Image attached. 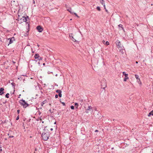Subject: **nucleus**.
Masks as SVG:
<instances>
[{
    "label": "nucleus",
    "mask_w": 153,
    "mask_h": 153,
    "mask_svg": "<svg viewBox=\"0 0 153 153\" xmlns=\"http://www.w3.org/2000/svg\"><path fill=\"white\" fill-rule=\"evenodd\" d=\"M88 111H89L91 112H92L93 110H92V107L91 106H88V108L86 109V111L85 112L86 113H88Z\"/></svg>",
    "instance_id": "nucleus-5"
},
{
    "label": "nucleus",
    "mask_w": 153,
    "mask_h": 153,
    "mask_svg": "<svg viewBox=\"0 0 153 153\" xmlns=\"http://www.w3.org/2000/svg\"><path fill=\"white\" fill-rule=\"evenodd\" d=\"M61 93L62 92H60V93H59V94H58V96L60 97H62V94H61Z\"/></svg>",
    "instance_id": "nucleus-26"
},
{
    "label": "nucleus",
    "mask_w": 153,
    "mask_h": 153,
    "mask_svg": "<svg viewBox=\"0 0 153 153\" xmlns=\"http://www.w3.org/2000/svg\"><path fill=\"white\" fill-rule=\"evenodd\" d=\"M98 130H95V132H98Z\"/></svg>",
    "instance_id": "nucleus-42"
},
{
    "label": "nucleus",
    "mask_w": 153,
    "mask_h": 153,
    "mask_svg": "<svg viewBox=\"0 0 153 153\" xmlns=\"http://www.w3.org/2000/svg\"><path fill=\"white\" fill-rule=\"evenodd\" d=\"M4 89L3 88H1L0 89V95H1L2 94H4Z\"/></svg>",
    "instance_id": "nucleus-10"
},
{
    "label": "nucleus",
    "mask_w": 153,
    "mask_h": 153,
    "mask_svg": "<svg viewBox=\"0 0 153 153\" xmlns=\"http://www.w3.org/2000/svg\"><path fill=\"white\" fill-rule=\"evenodd\" d=\"M26 23H28H28L27 22H26Z\"/></svg>",
    "instance_id": "nucleus-61"
},
{
    "label": "nucleus",
    "mask_w": 153,
    "mask_h": 153,
    "mask_svg": "<svg viewBox=\"0 0 153 153\" xmlns=\"http://www.w3.org/2000/svg\"><path fill=\"white\" fill-rule=\"evenodd\" d=\"M56 93H58L59 94V93H60V92H62V91L60 90H56Z\"/></svg>",
    "instance_id": "nucleus-21"
},
{
    "label": "nucleus",
    "mask_w": 153,
    "mask_h": 153,
    "mask_svg": "<svg viewBox=\"0 0 153 153\" xmlns=\"http://www.w3.org/2000/svg\"><path fill=\"white\" fill-rule=\"evenodd\" d=\"M20 112V110L19 109H18L17 110V113L18 114H19Z\"/></svg>",
    "instance_id": "nucleus-37"
},
{
    "label": "nucleus",
    "mask_w": 153,
    "mask_h": 153,
    "mask_svg": "<svg viewBox=\"0 0 153 153\" xmlns=\"http://www.w3.org/2000/svg\"><path fill=\"white\" fill-rule=\"evenodd\" d=\"M1 144V142H0V144Z\"/></svg>",
    "instance_id": "nucleus-64"
},
{
    "label": "nucleus",
    "mask_w": 153,
    "mask_h": 153,
    "mask_svg": "<svg viewBox=\"0 0 153 153\" xmlns=\"http://www.w3.org/2000/svg\"><path fill=\"white\" fill-rule=\"evenodd\" d=\"M67 10L69 12L71 10H72V9L71 8L69 7L67 9Z\"/></svg>",
    "instance_id": "nucleus-24"
},
{
    "label": "nucleus",
    "mask_w": 153,
    "mask_h": 153,
    "mask_svg": "<svg viewBox=\"0 0 153 153\" xmlns=\"http://www.w3.org/2000/svg\"><path fill=\"white\" fill-rule=\"evenodd\" d=\"M9 135V133H8V135Z\"/></svg>",
    "instance_id": "nucleus-58"
},
{
    "label": "nucleus",
    "mask_w": 153,
    "mask_h": 153,
    "mask_svg": "<svg viewBox=\"0 0 153 153\" xmlns=\"http://www.w3.org/2000/svg\"><path fill=\"white\" fill-rule=\"evenodd\" d=\"M36 29L39 32H41L43 30V28L40 25H39L36 27Z\"/></svg>",
    "instance_id": "nucleus-8"
},
{
    "label": "nucleus",
    "mask_w": 153,
    "mask_h": 153,
    "mask_svg": "<svg viewBox=\"0 0 153 153\" xmlns=\"http://www.w3.org/2000/svg\"><path fill=\"white\" fill-rule=\"evenodd\" d=\"M7 121L5 120L4 123H7Z\"/></svg>",
    "instance_id": "nucleus-41"
},
{
    "label": "nucleus",
    "mask_w": 153,
    "mask_h": 153,
    "mask_svg": "<svg viewBox=\"0 0 153 153\" xmlns=\"http://www.w3.org/2000/svg\"><path fill=\"white\" fill-rule=\"evenodd\" d=\"M116 43L120 52H121L122 54H123L124 53L123 51V46L121 45L120 42L118 40H117L116 42Z\"/></svg>",
    "instance_id": "nucleus-2"
},
{
    "label": "nucleus",
    "mask_w": 153,
    "mask_h": 153,
    "mask_svg": "<svg viewBox=\"0 0 153 153\" xmlns=\"http://www.w3.org/2000/svg\"><path fill=\"white\" fill-rule=\"evenodd\" d=\"M9 40V42L8 44V46L9 44L12 43L13 41L15 40V39L14 37H12L9 38L8 39V40Z\"/></svg>",
    "instance_id": "nucleus-6"
},
{
    "label": "nucleus",
    "mask_w": 153,
    "mask_h": 153,
    "mask_svg": "<svg viewBox=\"0 0 153 153\" xmlns=\"http://www.w3.org/2000/svg\"><path fill=\"white\" fill-rule=\"evenodd\" d=\"M66 6V8H67V6Z\"/></svg>",
    "instance_id": "nucleus-60"
},
{
    "label": "nucleus",
    "mask_w": 153,
    "mask_h": 153,
    "mask_svg": "<svg viewBox=\"0 0 153 153\" xmlns=\"http://www.w3.org/2000/svg\"><path fill=\"white\" fill-rule=\"evenodd\" d=\"M30 119L29 120V121H30Z\"/></svg>",
    "instance_id": "nucleus-55"
},
{
    "label": "nucleus",
    "mask_w": 153,
    "mask_h": 153,
    "mask_svg": "<svg viewBox=\"0 0 153 153\" xmlns=\"http://www.w3.org/2000/svg\"><path fill=\"white\" fill-rule=\"evenodd\" d=\"M21 20L23 22H26V21H27L26 17L24 16H22V20Z\"/></svg>",
    "instance_id": "nucleus-12"
},
{
    "label": "nucleus",
    "mask_w": 153,
    "mask_h": 153,
    "mask_svg": "<svg viewBox=\"0 0 153 153\" xmlns=\"http://www.w3.org/2000/svg\"><path fill=\"white\" fill-rule=\"evenodd\" d=\"M48 74H50V72L49 71H48Z\"/></svg>",
    "instance_id": "nucleus-52"
},
{
    "label": "nucleus",
    "mask_w": 153,
    "mask_h": 153,
    "mask_svg": "<svg viewBox=\"0 0 153 153\" xmlns=\"http://www.w3.org/2000/svg\"><path fill=\"white\" fill-rule=\"evenodd\" d=\"M49 112H50L51 113H53V111H52V110H51V109H50V110H49Z\"/></svg>",
    "instance_id": "nucleus-33"
},
{
    "label": "nucleus",
    "mask_w": 153,
    "mask_h": 153,
    "mask_svg": "<svg viewBox=\"0 0 153 153\" xmlns=\"http://www.w3.org/2000/svg\"><path fill=\"white\" fill-rule=\"evenodd\" d=\"M123 25H122L121 24H120L118 25V26L119 27H121L122 28V30H123L124 29H123Z\"/></svg>",
    "instance_id": "nucleus-18"
},
{
    "label": "nucleus",
    "mask_w": 153,
    "mask_h": 153,
    "mask_svg": "<svg viewBox=\"0 0 153 153\" xmlns=\"http://www.w3.org/2000/svg\"><path fill=\"white\" fill-rule=\"evenodd\" d=\"M42 123H44V122L43 121H42Z\"/></svg>",
    "instance_id": "nucleus-54"
},
{
    "label": "nucleus",
    "mask_w": 153,
    "mask_h": 153,
    "mask_svg": "<svg viewBox=\"0 0 153 153\" xmlns=\"http://www.w3.org/2000/svg\"><path fill=\"white\" fill-rule=\"evenodd\" d=\"M34 51H32V53H34Z\"/></svg>",
    "instance_id": "nucleus-57"
},
{
    "label": "nucleus",
    "mask_w": 153,
    "mask_h": 153,
    "mask_svg": "<svg viewBox=\"0 0 153 153\" xmlns=\"http://www.w3.org/2000/svg\"><path fill=\"white\" fill-rule=\"evenodd\" d=\"M151 115H153V110L150 112L148 115L149 117H150Z\"/></svg>",
    "instance_id": "nucleus-15"
},
{
    "label": "nucleus",
    "mask_w": 153,
    "mask_h": 153,
    "mask_svg": "<svg viewBox=\"0 0 153 153\" xmlns=\"http://www.w3.org/2000/svg\"><path fill=\"white\" fill-rule=\"evenodd\" d=\"M105 11L106 12H108V10L106 9L105 8Z\"/></svg>",
    "instance_id": "nucleus-48"
},
{
    "label": "nucleus",
    "mask_w": 153,
    "mask_h": 153,
    "mask_svg": "<svg viewBox=\"0 0 153 153\" xmlns=\"http://www.w3.org/2000/svg\"><path fill=\"white\" fill-rule=\"evenodd\" d=\"M50 130H51V131H52V130H53V128H51L50 129Z\"/></svg>",
    "instance_id": "nucleus-44"
},
{
    "label": "nucleus",
    "mask_w": 153,
    "mask_h": 153,
    "mask_svg": "<svg viewBox=\"0 0 153 153\" xmlns=\"http://www.w3.org/2000/svg\"><path fill=\"white\" fill-rule=\"evenodd\" d=\"M39 119L40 121H42V119L41 118V117H39Z\"/></svg>",
    "instance_id": "nucleus-39"
},
{
    "label": "nucleus",
    "mask_w": 153,
    "mask_h": 153,
    "mask_svg": "<svg viewBox=\"0 0 153 153\" xmlns=\"http://www.w3.org/2000/svg\"><path fill=\"white\" fill-rule=\"evenodd\" d=\"M45 63H43V65H44H44H45Z\"/></svg>",
    "instance_id": "nucleus-49"
},
{
    "label": "nucleus",
    "mask_w": 153,
    "mask_h": 153,
    "mask_svg": "<svg viewBox=\"0 0 153 153\" xmlns=\"http://www.w3.org/2000/svg\"><path fill=\"white\" fill-rule=\"evenodd\" d=\"M135 77L137 79V81L139 84H141V82L140 81V79L139 78L138 75L135 74Z\"/></svg>",
    "instance_id": "nucleus-9"
},
{
    "label": "nucleus",
    "mask_w": 153,
    "mask_h": 153,
    "mask_svg": "<svg viewBox=\"0 0 153 153\" xmlns=\"http://www.w3.org/2000/svg\"><path fill=\"white\" fill-rule=\"evenodd\" d=\"M111 149H113V148H111Z\"/></svg>",
    "instance_id": "nucleus-62"
},
{
    "label": "nucleus",
    "mask_w": 153,
    "mask_h": 153,
    "mask_svg": "<svg viewBox=\"0 0 153 153\" xmlns=\"http://www.w3.org/2000/svg\"><path fill=\"white\" fill-rule=\"evenodd\" d=\"M0 148H1V147H0ZM0 151H2V149H0Z\"/></svg>",
    "instance_id": "nucleus-47"
},
{
    "label": "nucleus",
    "mask_w": 153,
    "mask_h": 153,
    "mask_svg": "<svg viewBox=\"0 0 153 153\" xmlns=\"http://www.w3.org/2000/svg\"><path fill=\"white\" fill-rule=\"evenodd\" d=\"M135 63H136V64H137V63H138V62H137V61H136V62H135Z\"/></svg>",
    "instance_id": "nucleus-50"
},
{
    "label": "nucleus",
    "mask_w": 153,
    "mask_h": 153,
    "mask_svg": "<svg viewBox=\"0 0 153 153\" xmlns=\"http://www.w3.org/2000/svg\"><path fill=\"white\" fill-rule=\"evenodd\" d=\"M58 97V95L57 94H56L55 96V97L56 98H57Z\"/></svg>",
    "instance_id": "nucleus-34"
},
{
    "label": "nucleus",
    "mask_w": 153,
    "mask_h": 153,
    "mask_svg": "<svg viewBox=\"0 0 153 153\" xmlns=\"http://www.w3.org/2000/svg\"><path fill=\"white\" fill-rule=\"evenodd\" d=\"M42 109V108H39L38 109Z\"/></svg>",
    "instance_id": "nucleus-51"
},
{
    "label": "nucleus",
    "mask_w": 153,
    "mask_h": 153,
    "mask_svg": "<svg viewBox=\"0 0 153 153\" xmlns=\"http://www.w3.org/2000/svg\"><path fill=\"white\" fill-rule=\"evenodd\" d=\"M46 101L45 100L42 102L41 103V106H42L44 104L46 103Z\"/></svg>",
    "instance_id": "nucleus-19"
},
{
    "label": "nucleus",
    "mask_w": 153,
    "mask_h": 153,
    "mask_svg": "<svg viewBox=\"0 0 153 153\" xmlns=\"http://www.w3.org/2000/svg\"><path fill=\"white\" fill-rule=\"evenodd\" d=\"M14 137V136H9V138H12V137Z\"/></svg>",
    "instance_id": "nucleus-35"
},
{
    "label": "nucleus",
    "mask_w": 153,
    "mask_h": 153,
    "mask_svg": "<svg viewBox=\"0 0 153 153\" xmlns=\"http://www.w3.org/2000/svg\"><path fill=\"white\" fill-rule=\"evenodd\" d=\"M38 64H39V65H40V62H38Z\"/></svg>",
    "instance_id": "nucleus-43"
},
{
    "label": "nucleus",
    "mask_w": 153,
    "mask_h": 153,
    "mask_svg": "<svg viewBox=\"0 0 153 153\" xmlns=\"http://www.w3.org/2000/svg\"><path fill=\"white\" fill-rule=\"evenodd\" d=\"M33 3L34 4H35V1L34 0H33Z\"/></svg>",
    "instance_id": "nucleus-46"
},
{
    "label": "nucleus",
    "mask_w": 153,
    "mask_h": 153,
    "mask_svg": "<svg viewBox=\"0 0 153 153\" xmlns=\"http://www.w3.org/2000/svg\"><path fill=\"white\" fill-rule=\"evenodd\" d=\"M105 44L107 45H109V42L108 41H107L105 42Z\"/></svg>",
    "instance_id": "nucleus-28"
},
{
    "label": "nucleus",
    "mask_w": 153,
    "mask_h": 153,
    "mask_svg": "<svg viewBox=\"0 0 153 153\" xmlns=\"http://www.w3.org/2000/svg\"><path fill=\"white\" fill-rule=\"evenodd\" d=\"M38 60H42V57H40L39 58Z\"/></svg>",
    "instance_id": "nucleus-30"
},
{
    "label": "nucleus",
    "mask_w": 153,
    "mask_h": 153,
    "mask_svg": "<svg viewBox=\"0 0 153 153\" xmlns=\"http://www.w3.org/2000/svg\"><path fill=\"white\" fill-rule=\"evenodd\" d=\"M5 140H7V139L5 138Z\"/></svg>",
    "instance_id": "nucleus-59"
},
{
    "label": "nucleus",
    "mask_w": 153,
    "mask_h": 153,
    "mask_svg": "<svg viewBox=\"0 0 153 153\" xmlns=\"http://www.w3.org/2000/svg\"><path fill=\"white\" fill-rule=\"evenodd\" d=\"M11 84L12 85L14 86V85L15 84L13 82L11 83Z\"/></svg>",
    "instance_id": "nucleus-40"
},
{
    "label": "nucleus",
    "mask_w": 153,
    "mask_h": 153,
    "mask_svg": "<svg viewBox=\"0 0 153 153\" xmlns=\"http://www.w3.org/2000/svg\"><path fill=\"white\" fill-rule=\"evenodd\" d=\"M38 112L39 115H40V114H41V112L39 111Z\"/></svg>",
    "instance_id": "nucleus-38"
},
{
    "label": "nucleus",
    "mask_w": 153,
    "mask_h": 153,
    "mask_svg": "<svg viewBox=\"0 0 153 153\" xmlns=\"http://www.w3.org/2000/svg\"><path fill=\"white\" fill-rule=\"evenodd\" d=\"M26 17L27 19V21H28V20H30V18L28 16H27Z\"/></svg>",
    "instance_id": "nucleus-29"
},
{
    "label": "nucleus",
    "mask_w": 153,
    "mask_h": 153,
    "mask_svg": "<svg viewBox=\"0 0 153 153\" xmlns=\"http://www.w3.org/2000/svg\"><path fill=\"white\" fill-rule=\"evenodd\" d=\"M73 14H74L75 15V16H77V17H79V16L77 15L76 13H74Z\"/></svg>",
    "instance_id": "nucleus-32"
},
{
    "label": "nucleus",
    "mask_w": 153,
    "mask_h": 153,
    "mask_svg": "<svg viewBox=\"0 0 153 153\" xmlns=\"http://www.w3.org/2000/svg\"><path fill=\"white\" fill-rule=\"evenodd\" d=\"M101 88H103V89H105L106 87V83L105 81V80L103 79L101 81Z\"/></svg>",
    "instance_id": "nucleus-4"
},
{
    "label": "nucleus",
    "mask_w": 153,
    "mask_h": 153,
    "mask_svg": "<svg viewBox=\"0 0 153 153\" xmlns=\"http://www.w3.org/2000/svg\"><path fill=\"white\" fill-rule=\"evenodd\" d=\"M22 18L21 17H20V16L19 15H18V20L19 21V20H22Z\"/></svg>",
    "instance_id": "nucleus-22"
},
{
    "label": "nucleus",
    "mask_w": 153,
    "mask_h": 153,
    "mask_svg": "<svg viewBox=\"0 0 153 153\" xmlns=\"http://www.w3.org/2000/svg\"><path fill=\"white\" fill-rule=\"evenodd\" d=\"M123 74L125 76V78L123 79V81H126L127 79H128V74H126L125 72H123Z\"/></svg>",
    "instance_id": "nucleus-7"
},
{
    "label": "nucleus",
    "mask_w": 153,
    "mask_h": 153,
    "mask_svg": "<svg viewBox=\"0 0 153 153\" xmlns=\"http://www.w3.org/2000/svg\"><path fill=\"white\" fill-rule=\"evenodd\" d=\"M60 102L62 104V105H64V106H65V103L64 102H62L61 101H60Z\"/></svg>",
    "instance_id": "nucleus-25"
},
{
    "label": "nucleus",
    "mask_w": 153,
    "mask_h": 153,
    "mask_svg": "<svg viewBox=\"0 0 153 153\" xmlns=\"http://www.w3.org/2000/svg\"><path fill=\"white\" fill-rule=\"evenodd\" d=\"M70 37H72V38L71 39L72 40L74 41V42H76V40L75 39L74 37H73V36H71L70 35Z\"/></svg>",
    "instance_id": "nucleus-17"
},
{
    "label": "nucleus",
    "mask_w": 153,
    "mask_h": 153,
    "mask_svg": "<svg viewBox=\"0 0 153 153\" xmlns=\"http://www.w3.org/2000/svg\"><path fill=\"white\" fill-rule=\"evenodd\" d=\"M19 96H21V94H19Z\"/></svg>",
    "instance_id": "nucleus-56"
},
{
    "label": "nucleus",
    "mask_w": 153,
    "mask_h": 153,
    "mask_svg": "<svg viewBox=\"0 0 153 153\" xmlns=\"http://www.w3.org/2000/svg\"><path fill=\"white\" fill-rule=\"evenodd\" d=\"M49 137V131L48 129L44 128L42 135V139L45 141L47 140Z\"/></svg>",
    "instance_id": "nucleus-1"
},
{
    "label": "nucleus",
    "mask_w": 153,
    "mask_h": 153,
    "mask_svg": "<svg viewBox=\"0 0 153 153\" xmlns=\"http://www.w3.org/2000/svg\"><path fill=\"white\" fill-rule=\"evenodd\" d=\"M78 100L79 102L80 103V104L82 105L83 104V100L82 99L80 98Z\"/></svg>",
    "instance_id": "nucleus-13"
},
{
    "label": "nucleus",
    "mask_w": 153,
    "mask_h": 153,
    "mask_svg": "<svg viewBox=\"0 0 153 153\" xmlns=\"http://www.w3.org/2000/svg\"><path fill=\"white\" fill-rule=\"evenodd\" d=\"M19 102L21 105L23 107L25 108H26L27 106H28L29 105V104H28L23 99L20 100L19 101Z\"/></svg>",
    "instance_id": "nucleus-3"
},
{
    "label": "nucleus",
    "mask_w": 153,
    "mask_h": 153,
    "mask_svg": "<svg viewBox=\"0 0 153 153\" xmlns=\"http://www.w3.org/2000/svg\"><path fill=\"white\" fill-rule=\"evenodd\" d=\"M97 10H98L99 11H100L101 10L100 8V7L98 6L97 7Z\"/></svg>",
    "instance_id": "nucleus-23"
},
{
    "label": "nucleus",
    "mask_w": 153,
    "mask_h": 153,
    "mask_svg": "<svg viewBox=\"0 0 153 153\" xmlns=\"http://www.w3.org/2000/svg\"><path fill=\"white\" fill-rule=\"evenodd\" d=\"M34 57L35 59H39V56L38 54L36 53L34 55Z\"/></svg>",
    "instance_id": "nucleus-14"
},
{
    "label": "nucleus",
    "mask_w": 153,
    "mask_h": 153,
    "mask_svg": "<svg viewBox=\"0 0 153 153\" xmlns=\"http://www.w3.org/2000/svg\"><path fill=\"white\" fill-rule=\"evenodd\" d=\"M39 46V45H38V46Z\"/></svg>",
    "instance_id": "nucleus-63"
},
{
    "label": "nucleus",
    "mask_w": 153,
    "mask_h": 153,
    "mask_svg": "<svg viewBox=\"0 0 153 153\" xmlns=\"http://www.w3.org/2000/svg\"><path fill=\"white\" fill-rule=\"evenodd\" d=\"M71 108V109H74V106L73 105H71L70 106Z\"/></svg>",
    "instance_id": "nucleus-27"
},
{
    "label": "nucleus",
    "mask_w": 153,
    "mask_h": 153,
    "mask_svg": "<svg viewBox=\"0 0 153 153\" xmlns=\"http://www.w3.org/2000/svg\"><path fill=\"white\" fill-rule=\"evenodd\" d=\"M100 1L101 4L103 6L104 9H105V6L104 1L103 0H100Z\"/></svg>",
    "instance_id": "nucleus-11"
},
{
    "label": "nucleus",
    "mask_w": 153,
    "mask_h": 153,
    "mask_svg": "<svg viewBox=\"0 0 153 153\" xmlns=\"http://www.w3.org/2000/svg\"><path fill=\"white\" fill-rule=\"evenodd\" d=\"M28 28H29V24H28Z\"/></svg>",
    "instance_id": "nucleus-53"
},
{
    "label": "nucleus",
    "mask_w": 153,
    "mask_h": 153,
    "mask_svg": "<svg viewBox=\"0 0 153 153\" xmlns=\"http://www.w3.org/2000/svg\"><path fill=\"white\" fill-rule=\"evenodd\" d=\"M102 42L103 43H104L105 42V41H104V40H103L102 41Z\"/></svg>",
    "instance_id": "nucleus-45"
},
{
    "label": "nucleus",
    "mask_w": 153,
    "mask_h": 153,
    "mask_svg": "<svg viewBox=\"0 0 153 153\" xmlns=\"http://www.w3.org/2000/svg\"><path fill=\"white\" fill-rule=\"evenodd\" d=\"M9 93L5 95V97L7 98H9Z\"/></svg>",
    "instance_id": "nucleus-20"
},
{
    "label": "nucleus",
    "mask_w": 153,
    "mask_h": 153,
    "mask_svg": "<svg viewBox=\"0 0 153 153\" xmlns=\"http://www.w3.org/2000/svg\"><path fill=\"white\" fill-rule=\"evenodd\" d=\"M19 116L18 115L16 118V120H18L19 119Z\"/></svg>",
    "instance_id": "nucleus-31"
},
{
    "label": "nucleus",
    "mask_w": 153,
    "mask_h": 153,
    "mask_svg": "<svg viewBox=\"0 0 153 153\" xmlns=\"http://www.w3.org/2000/svg\"><path fill=\"white\" fill-rule=\"evenodd\" d=\"M74 105H75V106H76V107H75L76 108V109H78V106L79 105L76 102L74 104Z\"/></svg>",
    "instance_id": "nucleus-16"
},
{
    "label": "nucleus",
    "mask_w": 153,
    "mask_h": 153,
    "mask_svg": "<svg viewBox=\"0 0 153 153\" xmlns=\"http://www.w3.org/2000/svg\"><path fill=\"white\" fill-rule=\"evenodd\" d=\"M72 11V10H71V11H70V12H70L71 14H74V12H72V11Z\"/></svg>",
    "instance_id": "nucleus-36"
}]
</instances>
